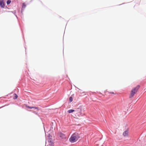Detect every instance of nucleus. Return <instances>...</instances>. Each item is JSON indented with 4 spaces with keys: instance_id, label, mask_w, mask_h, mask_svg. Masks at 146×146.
<instances>
[{
    "instance_id": "nucleus-1",
    "label": "nucleus",
    "mask_w": 146,
    "mask_h": 146,
    "mask_svg": "<svg viewBox=\"0 0 146 146\" xmlns=\"http://www.w3.org/2000/svg\"><path fill=\"white\" fill-rule=\"evenodd\" d=\"M79 134L77 133H74L70 139V140L71 142H74L77 141L79 138Z\"/></svg>"
},
{
    "instance_id": "nucleus-2",
    "label": "nucleus",
    "mask_w": 146,
    "mask_h": 146,
    "mask_svg": "<svg viewBox=\"0 0 146 146\" xmlns=\"http://www.w3.org/2000/svg\"><path fill=\"white\" fill-rule=\"evenodd\" d=\"M140 86L139 85H137L132 89L130 93L129 98H131L133 97L135 94L137 92Z\"/></svg>"
},
{
    "instance_id": "nucleus-3",
    "label": "nucleus",
    "mask_w": 146,
    "mask_h": 146,
    "mask_svg": "<svg viewBox=\"0 0 146 146\" xmlns=\"http://www.w3.org/2000/svg\"><path fill=\"white\" fill-rule=\"evenodd\" d=\"M58 136L62 139L64 138L65 137V135L60 133L58 134Z\"/></svg>"
},
{
    "instance_id": "nucleus-4",
    "label": "nucleus",
    "mask_w": 146,
    "mask_h": 146,
    "mask_svg": "<svg viewBox=\"0 0 146 146\" xmlns=\"http://www.w3.org/2000/svg\"><path fill=\"white\" fill-rule=\"evenodd\" d=\"M128 135V131L127 130L125 131L123 134V135L124 137L127 136Z\"/></svg>"
},
{
    "instance_id": "nucleus-5",
    "label": "nucleus",
    "mask_w": 146,
    "mask_h": 146,
    "mask_svg": "<svg viewBox=\"0 0 146 146\" xmlns=\"http://www.w3.org/2000/svg\"><path fill=\"white\" fill-rule=\"evenodd\" d=\"M26 107L30 109L35 108V109H37V110H39L38 108L36 107H30L29 106H26Z\"/></svg>"
},
{
    "instance_id": "nucleus-6",
    "label": "nucleus",
    "mask_w": 146,
    "mask_h": 146,
    "mask_svg": "<svg viewBox=\"0 0 146 146\" xmlns=\"http://www.w3.org/2000/svg\"><path fill=\"white\" fill-rule=\"evenodd\" d=\"M0 5L2 7H4L5 6V4L4 2L3 1L0 0Z\"/></svg>"
},
{
    "instance_id": "nucleus-7",
    "label": "nucleus",
    "mask_w": 146,
    "mask_h": 146,
    "mask_svg": "<svg viewBox=\"0 0 146 146\" xmlns=\"http://www.w3.org/2000/svg\"><path fill=\"white\" fill-rule=\"evenodd\" d=\"M81 110H79L78 111V112L76 113V114H77L78 116H79L81 115Z\"/></svg>"
},
{
    "instance_id": "nucleus-8",
    "label": "nucleus",
    "mask_w": 146,
    "mask_h": 146,
    "mask_svg": "<svg viewBox=\"0 0 146 146\" xmlns=\"http://www.w3.org/2000/svg\"><path fill=\"white\" fill-rule=\"evenodd\" d=\"M18 97V96L16 94H13V99L15 100Z\"/></svg>"
},
{
    "instance_id": "nucleus-9",
    "label": "nucleus",
    "mask_w": 146,
    "mask_h": 146,
    "mask_svg": "<svg viewBox=\"0 0 146 146\" xmlns=\"http://www.w3.org/2000/svg\"><path fill=\"white\" fill-rule=\"evenodd\" d=\"M74 111V110H68V112L69 113H72Z\"/></svg>"
},
{
    "instance_id": "nucleus-10",
    "label": "nucleus",
    "mask_w": 146,
    "mask_h": 146,
    "mask_svg": "<svg viewBox=\"0 0 146 146\" xmlns=\"http://www.w3.org/2000/svg\"><path fill=\"white\" fill-rule=\"evenodd\" d=\"M26 7V5L25 3H23V4L22 8H25Z\"/></svg>"
},
{
    "instance_id": "nucleus-11",
    "label": "nucleus",
    "mask_w": 146,
    "mask_h": 146,
    "mask_svg": "<svg viewBox=\"0 0 146 146\" xmlns=\"http://www.w3.org/2000/svg\"><path fill=\"white\" fill-rule=\"evenodd\" d=\"M69 100L70 102H71L73 101V98L72 97H70L69 98Z\"/></svg>"
},
{
    "instance_id": "nucleus-12",
    "label": "nucleus",
    "mask_w": 146,
    "mask_h": 146,
    "mask_svg": "<svg viewBox=\"0 0 146 146\" xmlns=\"http://www.w3.org/2000/svg\"><path fill=\"white\" fill-rule=\"evenodd\" d=\"M109 92V93H110L111 94H117V93H114L113 92H111V91H110V92Z\"/></svg>"
},
{
    "instance_id": "nucleus-13",
    "label": "nucleus",
    "mask_w": 146,
    "mask_h": 146,
    "mask_svg": "<svg viewBox=\"0 0 146 146\" xmlns=\"http://www.w3.org/2000/svg\"><path fill=\"white\" fill-rule=\"evenodd\" d=\"M7 3L8 5L9 4V0H7Z\"/></svg>"
},
{
    "instance_id": "nucleus-14",
    "label": "nucleus",
    "mask_w": 146,
    "mask_h": 146,
    "mask_svg": "<svg viewBox=\"0 0 146 146\" xmlns=\"http://www.w3.org/2000/svg\"><path fill=\"white\" fill-rule=\"evenodd\" d=\"M11 2V1L10 0V2H9V3H10Z\"/></svg>"
}]
</instances>
